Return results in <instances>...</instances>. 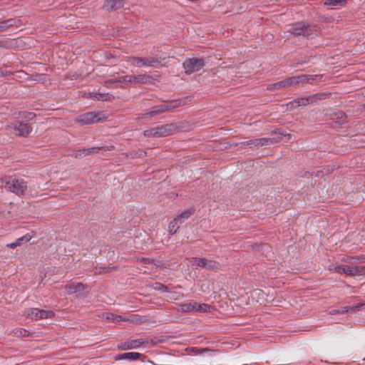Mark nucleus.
I'll list each match as a JSON object with an SVG mask.
<instances>
[{
    "label": "nucleus",
    "instance_id": "1",
    "mask_svg": "<svg viewBox=\"0 0 365 365\" xmlns=\"http://www.w3.org/2000/svg\"><path fill=\"white\" fill-rule=\"evenodd\" d=\"M287 31L294 36H304L307 38L318 35L320 28L315 24H307L303 22H297L289 26Z\"/></svg>",
    "mask_w": 365,
    "mask_h": 365
},
{
    "label": "nucleus",
    "instance_id": "2",
    "mask_svg": "<svg viewBox=\"0 0 365 365\" xmlns=\"http://www.w3.org/2000/svg\"><path fill=\"white\" fill-rule=\"evenodd\" d=\"M178 129L175 123H168L145 130L143 135L147 138H162L175 133Z\"/></svg>",
    "mask_w": 365,
    "mask_h": 365
},
{
    "label": "nucleus",
    "instance_id": "3",
    "mask_svg": "<svg viewBox=\"0 0 365 365\" xmlns=\"http://www.w3.org/2000/svg\"><path fill=\"white\" fill-rule=\"evenodd\" d=\"M4 187L7 190L24 197L31 195L26 182L22 179L9 177L6 178Z\"/></svg>",
    "mask_w": 365,
    "mask_h": 365
},
{
    "label": "nucleus",
    "instance_id": "4",
    "mask_svg": "<svg viewBox=\"0 0 365 365\" xmlns=\"http://www.w3.org/2000/svg\"><path fill=\"white\" fill-rule=\"evenodd\" d=\"M185 262L187 265L192 266L195 269H206L208 270H217L220 268V263L205 257H190L186 258Z\"/></svg>",
    "mask_w": 365,
    "mask_h": 365
},
{
    "label": "nucleus",
    "instance_id": "5",
    "mask_svg": "<svg viewBox=\"0 0 365 365\" xmlns=\"http://www.w3.org/2000/svg\"><path fill=\"white\" fill-rule=\"evenodd\" d=\"M163 58L158 55L147 58L133 56L129 58V62L131 65L137 67H152L158 68L163 66Z\"/></svg>",
    "mask_w": 365,
    "mask_h": 365
},
{
    "label": "nucleus",
    "instance_id": "6",
    "mask_svg": "<svg viewBox=\"0 0 365 365\" xmlns=\"http://www.w3.org/2000/svg\"><path fill=\"white\" fill-rule=\"evenodd\" d=\"M153 80L152 76L147 74H139V75H126L124 76L119 77L118 81L128 84H146L151 83Z\"/></svg>",
    "mask_w": 365,
    "mask_h": 365
},
{
    "label": "nucleus",
    "instance_id": "7",
    "mask_svg": "<svg viewBox=\"0 0 365 365\" xmlns=\"http://www.w3.org/2000/svg\"><path fill=\"white\" fill-rule=\"evenodd\" d=\"M106 118L102 112H88L78 116L76 121L81 125L96 123Z\"/></svg>",
    "mask_w": 365,
    "mask_h": 365
},
{
    "label": "nucleus",
    "instance_id": "8",
    "mask_svg": "<svg viewBox=\"0 0 365 365\" xmlns=\"http://www.w3.org/2000/svg\"><path fill=\"white\" fill-rule=\"evenodd\" d=\"M205 66V59L202 58H190L183 62V67L186 74H191L198 71Z\"/></svg>",
    "mask_w": 365,
    "mask_h": 365
},
{
    "label": "nucleus",
    "instance_id": "9",
    "mask_svg": "<svg viewBox=\"0 0 365 365\" xmlns=\"http://www.w3.org/2000/svg\"><path fill=\"white\" fill-rule=\"evenodd\" d=\"M335 272L351 277L359 276L365 273V267L363 266L350 267L349 265H339L335 267Z\"/></svg>",
    "mask_w": 365,
    "mask_h": 365
},
{
    "label": "nucleus",
    "instance_id": "10",
    "mask_svg": "<svg viewBox=\"0 0 365 365\" xmlns=\"http://www.w3.org/2000/svg\"><path fill=\"white\" fill-rule=\"evenodd\" d=\"M317 99H319V98L317 97V95L309 96L303 98H298L294 99L293 101H290L287 104V106H290L292 108H296L299 106H304L309 103H313Z\"/></svg>",
    "mask_w": 365,
    "mask_h": 365
},
{
    "label": "nucleus",
    "instance_id": "11",
    "mask_svg": "<svg viewBox=\"0 0 365 365\" xmlns=\"http://www.w3.org/2000/svg\"><path fill=\"white\" fill-rule=\"evenodd\" d=\"M32 128L29 123L23 122H16L14 126V133L16 136L26 137L31 131Z\"/></svg>",
    "mask_w": 365,
    "mask_h": 365
},
{
    "label": "nucleus",
    "instance_id": "12",
    "mask_svg": "<svg viewBox=\"0 0 365 365\" xmlns=\"http://www.w3.org/2000/svg\"><path fill=\"white\" fill-rule=\"evenodd\" d=\"M113 148V146H104V147H98V148H83L78 150H75L72 155L75 158H83L88 155L92 154L94 152H98L100 150H103L104 151L110 150Z\"/></svg>",
    "mask_w": 365,
    "mask_h": 365
},
{
    "label": "nucleus",
    "instance_id": "13",
    "mask_svg": "<svg viewBox=\"0 0 365 365\" xmlns=\"http://www.w3.org/2000/svg\"><path fill=\"white\" fill-rule=\"evenodd\" d=\"M192 99L190 97H183L179 99H176L174 101H171L167 103H165V107L166 108V111L170 110L172 109L187 105L191 102Z\"/></svg>",
    "mask_w": 365,
    "mask_h": 365
},
{
    "label": "nucleus",
    "instance_id": "14",
    "mask_svg": "<svg viewBox=\"0 0 365 365\" xmlns=\"http://www.w3.org/2000/svg\"><path fill=\"white\" fill-rule=\"evenodd\" d=\"M145 343L146 341L144 339H133L119 344L118 349L122 350L136 349Z\"/></svg>",
    "mask_w": 365,
    "mask_h": 365
},
{
    "label": "nucleus",
    "instance_id": "15",
    "mask_svg": "<svg viewBox=\"0 0 365 365\" xmlns=\"http://www.w3.org/2000/svg\"><path fill=\"white\" fill-rule=\"evenodd\" d=\"M322 79V76L319 75H300L297 76V83L303 84L306 83H313Z\"/></svg>",
    "mask_w": 365,
    "mask_h": 365
},
{
    "label": "nucleus",
    "instance_id": "16",
    "mask_svg": "<svg viewBox=\"0 0 365 365\" xmlns=\"http://www.w3.org/2000/svg\"><path fill=\"white\" fill-rule=\"evenodd\" d=\"M124 6V0H106L103 8L107 11L117 10Z\"/></svg>",
    "mask_w": 365,
    "mask_h": 365
},
{
    "label": "nucleus",
    "instance_id": "17",
    "mask_svg": "<svg viewBox=\"0 0 365 365\" xmlns=\"http://www.w3.org/2000/svg\"><path fill=\"white\" fill-rule=\"evenodd\" d=\"M143 355L138 352H126L123 354H118L115 356V360H130L135 361L140 359Z\"/></svg>",
    "mask_w": 365,
    "mask_h": 365
},
{
    "label": "nucleus",
    "instance_id": "18",
    "mask_svg": "<svg viewBox=\"0 0 365 365\" xmlns=\"http://www.w3.org/2000/svg\"><path fill=\"white\" fill-rule=\"evenodd\" d=\"M166 111V108L165 107V104H160L156 106L153 107L150 110L148 113H145L143 114V118H151L153 116H155L157 114L162 113Z\"/></svg>",
    "mask_w": 365,
    "mask_h": 365
},
{
    "label": "nucleus",
    "instance_id": "19",
    "mask_svg": "<svg viewBox=\"0 0 365 365\" xmlns=\"http://www.w3.org/2000/svg\"><path fill=\"white\" fill-rule=\"evenodd\" d=\"M64 289H66L69 294L81 293L84 290L85 286L81 282L76 284L71 283L66 284Z\"/></svg>",
    "mask_w": 365,
    "mask_h": 365
},
{
    "label": "nucleus",
    "instance_id": "20",
    "mask_svg": "<svg viewBox=\"0 0 365 365\" xmlns=\"http://www.w3.org/2000/svg\"><path fill=\"white\" fill-rule=\"evenodd\" d=\"M106 319L109 321L113 322H120V321H126V322H135L136 316H133L131 317H123L120 315H115L112 313L107 314Z\"/></svg>",
    "mask_w": 365,
    "mask_h": 365
},
{
    "label": "nucleus",
    "instance_id": "21",
    "mask_svg": "<svg viewBox=\"0 0 365 365\" xmlns=\"http://www.w3.org/2000/svg\"><path fill=\"white\" fill-rule=\"evenodd\" d=\"M274 142V140L272 138H263L255 139L253 140H251L250 143H249L248 144L257 147V146H262V145H265L272 144Z\"/></svg>",
    "mask_w": 365,
    "mask_h": 365
},
{
    "label": "nucleus",
    "instance_id": "22",
    "mask_svg": "<svg viewBox=\"0 0 365 365\" xmlns=\"http://www.w3.org/2000/svg\"><path fill=\"white\" fill-rule=\"evenodd\" d=\"M194 306H195V309H194L195 312H202H202H210L213 309L212 307H211L210 305H209L207 304H198V303L195 302Z\"/></svg>",
    "mask_w": 365,
    "mask_h": 365
},
{
    "label": "nucleus",
    "instance_id": "23",
    "mask_svg": "<svg viewBox=\"0 0 365 365\" xmlns=\"http://www.w3.org/2000/svg\"><path fill=\"white\" fill-rule=\"evenodd\" d=\"M12 334L16 337H28L31 336L33 334H31L28 330L22 328H16L12 331Z\"/></svg>",
    "mask_w": 365,
    "mask_h": 365
},
{
    "label": "nucleus",
    "instance_id": "24",
    "mask_svg": "<svg viewBox=\"0 0 365 365\" xmlns=\"http://www.w3.org/2000/svg\"><path fill=\"white\" fill-rule=\"evenodd\" d=\"M195 212V209L190 207L182 212L179 215H178L175 218L178 219L180 223H182L185 219H187L191 215H192Z\"/></svg>",
    "mask_w": 365,
    "mask_h": 365
},
{
    "label": "nucleus",
    "instance_id": "25",
    "mask_svg": "<svg viewBox=\"0 0 365 365\" xmlns=\"http://www.w3.org/2000/svg\"><path fill=\"white\" fill-rule=\"evenodd\" d=\"M16 24V20L14 19H6L0 22V32L11 28Z\"/></svg>",
    "mask_w": 365,
    "mask_h": 365
},
{
    "label": "nucleus",
    "instance_id": "26",
    "mask_svg": "<svg viewBox=\"0 0 365 365\" xmlns=\"http://www.w3.org/2000/svg\"><path fill=\"white\" fill-rule=\"evenodd\" d=\"M284 88H287L286 83H285L284 80L272 83V84H269V86H267V89L269 91H274V90H278V89Z\"/></svg>",
    "mask_w": 365,
    "mask_h": 365
},
{
    "label": "nucleus",
    "instance_id": "27",
    "mask_svg": "<svg viewBox=\"0 0 365 365\" xmlns=\"http://www.w3.org/2000/svg\"><path fill=\"white\" fill-rule=\"evenodd\" d=\"M180 224L181 223H180L178 219L175 217L174 220L170 222L168 226L170 233L172 235L175 234L179 228Z\"/></svg>",
    "mask_w": 365,
    "mask_h": 365
},
{
    "label": "nucleus",
    "instance_id": "28",
    "mask_svg": "<svg viewBox=\"0 0 365 365\" xmlns=\"http://www.w3.org/2000/svg\"><path fill=\"white\" fill-rule=\"evenodd\" d=\"M54 313L51 310L39 309L38 320L51 318Z\"/></svg>",
    "mask_w": 365,
    "mask_h": 365
},
{
    "label": "nucleus",
    "instance_id": "29",
    "mask_svg": "<svg viewBox=\"0 0 365 365\" xmlns=\"http://www.w3.org/2000/svg\"><path fill=\"white\" fill-rule=\"evenodd\" d=\"M346 0H326L324 1L325 6H343L345 4Z\"/></svg>",
    "mask_w": 365,
    "mask_h": 365
},
{
    "label": "nucleus",
    "instance_id": "30",
    "mask_svg": "<svg viewBox=\"0 0 365 365\" xmlns=\"http://www.w3.org/2000/svg\"><path fill=\"white\" fill-rule=\"evenodd\" d=\"M93 98L98 101H109L111 98V95L109 93H94Z\"/></svg>",
    "mask_w": 365,
    "mask_h": 365
},
{
    "label": "nucleus",
    "instance_id": "31",
    "mask_svg": "<svg viewBox=\"0 0 365 365\" xmlns=\"http://www.w3.org/2000/svg\"><path fill=\"white\" fill-rule=\"evenodd\" d=\"M39 309L37 308H32L27 311L26 315L32 319L38 320Z\"/></svg>",
    "mask_w": 365,
    "mask_h": 365
},
{
    "label": "nucleus",
    "instance_id": "32",
    "mask_svg": "<svg viewBox=\"0 0 365 365\" xmlns=\"http://www.w3.org/2000/svg\"><path fill=\"white\" fill-rule=\"evenodd\" d=\"M194 304H195V302H189V303L182 304L180 306V310L183 312H190L194 311V309H195Z\"/></svg>",
    "mask_w": 365,
    "mask_h": 365
},
{
    "label": "nucleus",
    "instance_id": "33",
    "mask_svg": "<svg viewBox=\"0 0 365 365\" xmlns=\"http://www.w3.org/2000/svg\"><path fill=\"white\" fill-rule=\"evenodd\" d=\"M358 306L356 307H342L340 309H337V313L344 314L347 313L349 311L354 312L356 309H358Z\"/></svg>",
    "mask_w": 365,
    "mask_h": 365
},
{
    "label": "nucleus",
    "instance_id": "34",
    "mask_svg": "<svg viewBox=\"0 0 365 365\" xmlns=\"http://www.w3.org/2000/svg\"><path fill=\"white\" fill-rule=\"evenodd\" d=\"M118 80L119 78L108 79L104 82V86L108 88H115L116 86L114 84L120 83Z\"/></svg>",
    "mask_w": 365,
    "mask_h": 365
},
{
    "label": "nucleus",
    "instance_id": "35",
    "mask_svg": "<svg viewBox=\"0 0 365 365\" xmlns=\"http://www.w3.org/2000/svg\"><path fill=\"white\" fill-rule=\"evenodd\" d=\"M284 81H285L287 87L298 85L297 81V76L288 78L285 79Z\"/></svg>",
    "mask_w": 365,
    "mask_h": 365
},
{
    "label": "nucleus",
    "instance_id": "36",
    "mask_svg": "<svg viewBox=\"0 0 365 365\" xmlns=\"http://www.w3.org/2000/svg\"><path fill=\"white\" fill-rule=\"evenodd\" d=\"M114 267H100L98 269H96V273L98 274H105V273H107V272H109L110 271H111L112 269H113Z\"/></svg>",
    "mask_w": 365,
    "mask_h": 365
},
{
    "label": "nucleus",
    "instance_id": "37",
    "mask_svg": "<svg viewBox=\"0 0 365 365\" xmlns=\"http://www.w3.org/2000/svg\"><path fill=\"white\" fill-rule=\"evenodd\" d=\"M31 239V237L29 235H26L21 237L18 238L16 240V243H18V246H20L22 242H29Z\"/></svg>",
    "mask_w": 365,
    "mask_h": 365
},
{
    "label": "nucleus",
    "instance_id": "38",
    "mask_svg": "<svg viewBox=\"0 0 365 365\" xmlns=\"http://www.w3.org/2000/svg\"><path fill=\"white\" fill-rule=\"evenodd\" d=\"M154 289L156 290L164 292L167 289V287L161 283H155Z\"/></svg>",
    "mask_w": 365,
    "mask_h": 365
},
{
    "label": "nucleus",
    "instance_id": "39",
    "mask_svg": "<svg viewBox=\"0 0 365 365\" xmlns=\"http://www.w3.org/2000/svg\"><path fill=\"white\" fill-rule=\"evenodd\" d=\"M192 351L195 354H202V353H204L205 351H207V349H198V348H192Z\"/></svg>",
    "mask_w": 365,
    "mask_h": 365
},
{
    "label": "nucleus",
    "instance_id": "40",
    "mask_svg": "<svg viewBox=\"0 0 365 365\" xmlns=\"http://www.w3.org/2000/svg\"><path fill=\"white\" fill-rule=\"evenodd\" d=\"M24 118H27L28 120H32L36 117V114L34 113H24L22 115Z\"/></svg>",
    "mask_w": 365,
    "mask_h": 365
},
{
    "label": "nucleus",
    "instance_id": "41",
    "mask_svg": "<svg viewBox=\"0 0 365 365\" xmlns=\"http://www.w3.org/2000/svg\"><path fill=\"white\" fill-rule=\"evenodd\" d=\"M17 246H18V243H16V242L10 243V244H8L6 245L7 247L12 248V249L16 247Z\"/></svg>",
    "mask_w": 365,
    "mask_h": 365
},
{
    "label": "nucleus",
    "instance_id": "42",
    "mask_svg": "<svg viewBox=\"0 0 365 365\" xmlns=\"http://www.w3.org/2000/svg\"><path fill=\"white\" fill-rule=\"evenodd\" d=\"M142 260L145 262V263H152L153 262V259H148V258H143Z\"/></svg>",
    "mask_w": 365,
    "mask_h": 365
},
{
    "label": "nucleus",
    "instance_id": "43",
    "mask_svg": "<svg viewBox=\"0 0 365 365\" xmlns=\"http://www.w3.org/2000/svg\"><path fill=\"white\" fill-rule=\"evenodd\" d=\"M331 314H338L337 313V309H333L332 311H331L330 312Z\"/></svg>",
    "mask_w": 365,
    "mask_h": 365
},
{
    "label": "nucleus",
    "instance_id": "44",
    "mask_svg": "<svg viewBox=\"0 0 365 365\" xmlns=\"http://www.w3.org/2000/svg\"><path fill=\"white\" fill-rule=\"evenodd\" d=\"M259 290H258V289L253 291V294H259Z\"/></svg>",
    "mask_w": 365,
    "mask_h": 365
},
{
    "label": "nucleus",
    "instance_id": "45",
    "mask_svg": "<svg viewBox=\"0 0 365 365\" xmlns=\"http://www.w3.org/2000/svg\"><path fill=\"white\" fill-rule=\"evenodd\" d=\"M305 62H306V61H302V62H298V63H299V64H302V63H305Z\"/></svg>",
    "mask_w": 365,
    "mask_h": 365
}]
</instances>
